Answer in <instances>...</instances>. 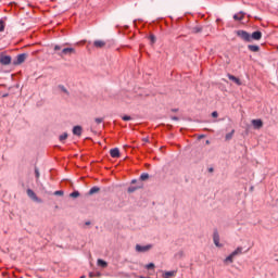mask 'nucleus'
Returning a JSON list of instances; mask_svg holds the SVG:
<instances>
[{
  "mask_svg": "<svg viewBox=\"0 0 278 278\" xmlns=\"http://www.w3.org/2000/svg\"><path fill=\"white\" fill-rule=\"evenodd\" d=\"M233 18L236 21H242L244 18V13L243 12H239V13L233 15Z\"/></svg>",
  "mask_w": 278,
  "mask_h": 278,
  "instance_id": "17",
  "label": "nucleus"
},
{
  "mask_svg": "<svg viewBox=\"0 0 278 278\" xmlns=\"http://www.w3.org/2000/svg\"><path fill=\"white\" fill-rule=\"evenodd\" d=\"M93 47H96V49H103V47H105V41H103V40H96L93 42Z\"/></svg>",
  "mask_w": 278,
  "mask_h": 278,
  "instance_id": "12",
  "label": "nucleus"
},
{
  "mask_svg": "<svg viewBox=\"0 0 278 278\" xmlns=\"http://www.w3.org/2000/svg\"><path fill=\"white\" fill-rule=\"evenodd\" d=\"M98 266H100V268H108V262L99 258L98 260Z\"/></svg>",
  "mask_w": 278,
  "mask_h": 278,
  "instance_id": "18",
  "label": "nucleus"
},
{
  "mask_svg": "<svg viewBox=\"0 0 278 278\" xmlns=\"http://www.w3.org/2000/svg\"><path fill=\"white\" fill-rule=\"evenodd\" d=\"M110 155H111V157H115V159L121 157V150H118V148L111 149Z\"/></svg>",
  "mask_w": 278,
  "mask_h": 278,
  "instance_id": "11",
  "label": "nucleus"
},
{
  "mask_svg": "<svg viewBox=\"0 0 278 278\" xmlns=\"http://www.w3.org/2000/svg\"><path fill=\"white\" fill-rule=\"evenodd\" d=\"M213 242L215 247H218V248L223 247V244H220V236L218 235V231H215L213 233Z\"/></svg>",
  "mask_w": 278,
  "mask_h": 278,
  "instance_id": "6",
  "label": "nucleus"
},
{
  "mask_svg": "<svg viewBox=\"0 0 278 278\" xmlns=\"http://www.w3.org/2000/svg\"><path fill=\"white\" fill-rule=\"evenodd\" d=\"M175 275H177V271L172 270V271H165L163 274V278H170V277H175Z\"/></svg>",
  "mask_w": 278,
  "mask_h": 278,
  "instance_id": "13",
  "label": "nucleus"
},
{
  "mask_svg": "<svg viewBox=\"0 0 278 278\" xmlns=\"http://www.w3.org/2000/svg\"><path fill=\"white\" fill-rule=\"evenodd\" d=\"M5 29V24L3 23V21H0V31H4Z\"/></svg>",
  "mask_w": 278,
  "mask_h": 278,
  "instance_id": "28",
  "label": "nucleus"
},
{
  "mask_svg": "<svg viewBox=\"0 0 278 278\" xmlns=\"http://www.w3.org/2000/svg\"><path fill=\"white\" fill-rule=\"evenodd\" d=\"M252 125L254 129H262V127H264V122H262V119H253Z\"/></svg>",
  "mask_w": 278,
  "mask_h": 278,
  "instance_id": "8",
  "label": "nucleus"
},
{
  "mask_svg": "<svg viewBox=\"0 0 278 278\" xmlns=\"http://www.w3.org/2000/svg\"><path fill=\"white\" fill-rule=\"evenodd\" d=\"M26 192L29 199H31L33 201H36L37 203H40V200L38 199V195H36V192H34V190L27 189Z\"/></svg>",
  "mask_w": 278,
  "mask_h": 278,
  "instance_id": "7",
  "label": "nucleus"
},
{
  "mask_svg": "<svg viewBox=\"0 0 278 278\" xmlns=\"http://www.w3.org/2000/svg\"><path fill=\"white\" fill-rule=\"evenodd\" d=\"M122 119H124V121H131V116L124 115V116H122Z\"/></svg>",
  "mask_w": 278,
  "mask_h": 278,
  "instance_id": "32",
  "label": "nucleus"
},
{
  "mask_svg": "<svg viewBox=\"0 0 278 278\" xmlns=\"http://www.w3.org/2000/svg\"><path fill=\"white\" fill-rule=\"evenodd\" d=\"M146 268H147L148 270H151V268H155V264L150 263V264L146 265Z\"/></svg>",
  "mask_w": 278,
  "mask_h": 278,
  "instance_id": "27",
  "label": "nucleus"
},
{
  "mask_svg": "<svg viewBox=\"0 0 278 278\" xmlns=\"http://www.w3.org/2000/svg\"><path fill=\"white\" fill-rule=\"evenodd\" d=\"M94 122H96L98 125H101V123H103V118L97 117V118L94 119Z\"/></svg>",
  "mask_w": 278,
  "mask_h": 278,
  "instance_id": "30",
  "label": "nucleus"
},
{
  "mask_svg": "<svg viewBox=\"0 0 278 278\" xmlns=\"http://www.w3.org/2000/svg\"><path fill=\"white\" fill-rule=\"evenodd\" d=\"M152 249V245L151 244H148V245H140V244H137L136 245V251L138 253H147V251H151Z\"/></svg>",
  "mask_w": 278,
  "mask_h": 278,
  "instance_id": "5",
  "label": "nucleus"
},
{
  "mask_svg": "<svg viewBox=\"0 0 278 278\" xmlns=\"http://www.w3.org/2000/svg\"><path fill=\"white\" fill-rule=\"evenodd\" d=\"M27 60V54L23 53V54H18L16 60L13 62L14 66H18L21 64H23V62H25Z\"/></svg>",
  "mask_w": 278,
  "mask_h": 278,
  "instance_id": "4",
  "label": "nucleus"
},
{
  "mask_svg": "<svg viewBox=\"0 0 278 278\" xmlns=\"http://www.w3.org/2000/svg\"><path fill=\"white\" fill-rule=\"evenodd\" d=\"M74 136H81V126H75L73 128Z\"/></svg>",
  "mask_w": 278,
  "mask_h": 278,
  "instance_id": "14",
  "label": "nucleus"
},
{
  "mask_svg": "<svg viewBox=\"0 0 278 278\" xmlns=\"http://www.w3.org/2000/svg\"><path fill=\"white\" fill-rule=\"evenodd\" d=\"M66 138H68V134H63V135H61L60 137H59V140L61 141V142H64V140H66Z\"/></svg>",
  "mask_w": 278,
  "mask_h": 278,
  "instance_id": "21",
  "label": "nucleus"
},
{
  "mask_svg": "<svg viewBox=\"0 0 278 278\" xmlns=\"http://www.w3.org/2000/svg\"><path fill=\"white\" fill-rule=\"evenodd\" d=\"M148 178H149V174H147V173H143L140 176L141 181H147Z\"/></svg>",
  "mask_w": 278,
  "mask_h": 278,
  "instance_id": "22",
  "label": "nucleus"
},
{
  "mask_svg": "<svg viewBox=\"0 0 278 278\" xmlns=\"http://www.w3.org/2000/svg\"><path fill=\"white\" fill-rule=\"evenodd\" d=\"M228 79H230V81H233L235 84H237V86H242V81L240 80V78L228 74Z\"/></svg>",
  "mask_w": 278,
  "mask_h": 278,
  "instance_id": "10",
  "label": "nucleus"
},
{
  "mask_svg": "<svg viewBox=\"0 0 278 278\" xmlns=\"http://www.w3.org/2000/svg\"><path fill=\"white\" fill-rule=\"evenodd\" d=\"M80 278H86V276H81Z\"/></svg>",
  "mask_w": 278,
  "mask_h": 278,
  "instance_id": "37",
  "label": "nucleus"
},
{
  "mask_svg": "<svg viewBox=\"0 0 278 278\" xmlns=\"http://www.w3.org/2000/svg\"><path fill=\"white\" fill-rule=\"evenodd\" d=\"M66 45L68 43H64L63 46H54V51H60L58 52V55H60V58H64L66 55H75L77 53L75 48H63L66 47Z\"/></svg>",
  "mask_w": 278,
  "mask_h": 278,
  "instance_id": "1",
  "label": "nucleus"
},
{
  "mask_svg": "<svg viewBox=\"0 0 278 278\" xmlns=\"http://www.w3.org/2000/svg\"><path fill=\"white\" fill-rule=\"evenodd\" d=\"M35 175H36V178H37V179L40 178V172L38 170V168L35 169Z\"/></svg>",
  "mask_w": 278,
  "mask_h": 278,
  "instance_id": "33",
  "label": "nucleus"
},
{
  "mask_svg": "<svg viewBox=\"0 0 278 278\" xmlns=\"http://www.w3.org/2000/svg\"><path fill=\"white\" fill-rule=\"evenodd\" d=\"M0 64H2V66H10V64H12V56L0 53Z\"/></svg>",
  "mask_w": 278,
  "mask_h": 278,
  "instance_id": "2",
  "label": "nucleus"
},
{
  "mask_svg": "<svg viewBox=\"0 0 278 278\" xmlns=\"http://www.w3.org/2000/svg\"><path fill=\"white\" fill-rule=\"evenodd\" d=\"M235 130H231V132L226 135V140H231L233 138Z\"/></svg>",
  "mask_w": 278,
  "mask_h": 278,
  "instance_id": "23",
  "label": "nucleus"
},
{
  "mask_svg": "<svg viewBox=\"0 0 278 278\" xmlns=\"http://www.w3.org/2000/svg\"><path fill=\"white\" fill-rule=\"evenodd\" d=\"M174 121H177V117H174Z\"/></svg>",
  "mask_w": 278,
  "mask_h": 278,
  "instance_id": "36",
  "label": "nucleus"
},
{
  "mask_svg": "<svg viewBox=\"0 0 278 278\" xmlns=\"http://www.w3.org/2000/svg\"><path fill=\"white\" fill-rule=\"evenodd\" d=\"M99 190H101L99 187H92V188L89 190V194H97V192H99Z\"/></svg>",
  "mask_w": 278,
  "mask_h": 278,
  "instance_id": "20",
  "label": "nucleus"
},
{
  "mask_svg": "<svg viewBox=\"0 0 278 278\" xmlns=\"http://www.w3.org/2000/svg\"><path fill=\"white\" fill-rule=\"evenodd\" d=\"M89 277L93 278V277H101V273H89Z\"/></svg>",
  "mask_w": 278,
  "mask_h": 278,
  "instance_id": "24",
  "label": "nucleus"
},
{
  "mask_svg": "<svg viewBox=\"0 0 278 278\" xmlns=\"http://www.w3.org/2000/svg\"><path fill=\"white\" fill-rule=\"evenodd\" d=\"M128 192H136V188H128Z\"/></svg>",
  "mask_w": 278,
  "mask_h": 278,
  "instance_id": "35",
  "label": "nucleus"
},
{
  "mask_svg": "<svg viewBox=\"0 0 278 278\" xmlns=\"http://www.w3.org/2000/svg\"><path fill=\"white\" fill-rule=\"evenodd\" d=\"M212 116H213V118H218V112H216V111L213 112V113H212Z\"/></svg>",
  "mask_w": 278,
  "mask_h": 278,
  "instance_id": "34",
  "label": "nucleus"
},
{
  "mask_svg": "<svg viewBox=\"0 0 278 278\" xmlns=\"http://www.w3.org/2000/svg\"><path fill=\"white\" fill-rule=\"evenodd\" d=\"M71 197H72L73 199H77V197H79V191H74V192H72V193H71Z\"/></svg>",
  "mask_w": 278,
  "mask_h": 278,
  "instance_id": "26",
  "label": "nucleus"
},
{
  "mask_svg": "<svg viewBox=\"0 0 278 278\" xmlns=\"http://www.w3.org/2000/svg\"><path fill=\"white\" fill-rule=\"evenodd\" d=\"M60 90H62V92H65V94H68V90H66V88L62 85L59 86Z\"/></svg>",
  "mask_w": 278,
  "mask_h": 278,
  "instance_id": "29",
  "label": "nucleus"
},
{
  "mask_svg": "<svg viewBox=\"0 0 278 278\" xmlns=\"http://www.w3.org/2000/svg\"><path fill=\"white\" fill-rule=\"evenodd\" d=\"M232 255L236 257V255H242V247H238L233 252Z\"/></svg>",
  "mask_w": 278,
  "mask_h": 278,
  "instance_id": "19",
  "label": "nucleus"
},
{
  "mask_svg": "<svg viewBox=\"0 0 278 278\" xmlns=\"http://www.w3.org/2000/svg\"><path fill=\"white\" fill-rule=\"evenodd\" d=\"M249 51H252L253 53H257L260 51V46L250 45L248 46Z\"/></svg>",
  "mask_w": 278,
  "mask_h": 278,
  "instance_id": "15",
  "label": "nucleus"
},
{
  "mask_svg": "<svg viewBox=\"0 0 278 278\" xmlns=\"http://www.w3.org/2000/svg\"><path fill=\"white\" fill-rule=\"evenodd\" d=\"M55 195L62 197L64 194V191L59 190L54 192Z\"/></svg>",
  "mask_w": 278,
  "mask_h": 278,
  "instance_id": "31",
  "label": "nucleus"
},
{
  "mask_svg": "<svg viewBox=\"0 0 278 278\" xmlns=\"http://www.w3.org/2000/svg\"><path fill=\"white\" fill-rule=\"evenodd\" d=\"M149 40H150L151 45H155V37H154V35H150L149 36Z\"/></svg>",
  "mask_w": 278,
  "mask_h": 278,
  "instance_id": "25",
  "label": "nucleus"
},
{
  "mask_svg": "<svg viewBox=\"0 0 278 278\" xmlns=\"http://www.w3.org/2000/svg\"><path fill=\"white\" fill-rule=\"evenodd\" d=\"M237 36L245 42H251V34H249L247 30H238Z\"/></svg>",
  "mask_w": 278,
  "mask_h": 278,
  "instance_id": "3",
  "label": "nucleus"
},
{
  "mask_svg": "<svg viewBox=\"0 0 278 278\" xmlns=\"http://www.w3.org/2000/svg\"><path fill=\"white\" fill-rule=\"evenodd\" d=\"M251 36V40H262V31L256 30L254 33H252Z\"/></svg>",
  "mask_w": 278,
  "mask_h": 278,
  "instance_id": "9",
  "label": "nucleus"
},
{
  "mask_svg": "<svg viewBox=\"0 0 278 278\" xmlns=\"http://www.w3.org/2000/svg\"><path fill=\"white\" fill-rule=\"evenodd\" d=\"M233 257H236L232 253L230 255H228L226 258H225V264H233Z\"/></svg>",
  "mask_w": 278,
  "mask_h": 278,
  "instance_id": "16",
  "label": "nucleus"
}]
</instances>
